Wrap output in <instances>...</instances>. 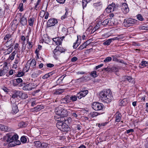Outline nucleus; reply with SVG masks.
<instances>
[{
    "label": "nucleus",
    "mask_w": 148,
    "mask_h": 148,
    "mask_svg": "<svg viewBox=\"0 0 148 148\" xmlns=\"http://www.w3.org/2000/svg\"><path fill=\"white\" fill-rule=\"evenodd\" d=\"M12 112L14 113H16L18 111V107L16 104H14L13 105Z\"/></svg>",
    "instance_id": "24"
},
{
    "label": "nucleus",
    "mask_w": 148,
    "mask_h": 148,
    "mask_svg": "<svg viewBox=\"0 0 148 148\" xmlns=\"http://www.w3.org/2000/svg\"><path fill=\"white\" fill-rule=\"evenodd\" d=\"M107 124V123H99L98 124V126L100 128H101L102 127L105 126Z\"/></svg>",
    "instance_id": "49"
},
{
    "label": "nucleus",
    "mask_w": 148,
    "mask_h": 148,
    "mask_svg": "<svg viewBox=\"0 0 148 148\" xmlns=\"http://www.w3.org/2000/svg\"><path fill=\"white\" fill-rule=\"evenodd\" d=\"M122 39V38L121 37V36H118L111 38L112 41H114L115 40H119V39Z\"/></svg>",
    "instance_id": "50"
},
{
    "label": "nucleus",
    "mask_w": 148,
    "mask_h": 148,
    "mask_svg": "<svg viewBox=\"0 0 148 148\" xmlns=\"http://www.w3.org/2000/svg\"><path fill=\"white\" fill-rule=\"evenodd\" d=\"M112 57L113 58V60L114 61L118 62V60L116 58V56H112Z\"/></svg>",
    "instance_id": "60"
},
{
    "label": "nucleus",
    "mask_w": 148,
    "mask_h": 148,
    "mask_svg": "<svg viewBox=\"0 0 148 148\" xmlns=\"http://www.w3.org/2000/svg\"><path fill=\"white\" fill-rule=\"evenodd\" d=\"M1 89L4 92L7 93L8 92V89L5 86H2L1 87Z\"/></svg>",
    "instance_id": "48"
},
{
    "label": "nucleus",
    "mask_w": 148,
    "mask_h": 148,
    "mask_svg": "<svg viewBox=\"0 0 148 148\" xmlns=\"http://www.w3.org/2000/svg\"><path fill=\"white\" fill-rule=\"evenodd\" d=\"M12 37V35L10 34H7L4 38V40L5 41L9 40H10V38Z\"/></svg>",
    "instance_id": "33"
},
{
    "label": "nucleus",
    "mask_w": 148,
    "mask_h": 148,
    "mask_svg": "<svg viewBox=\"0 0 148 148\" xmlns=\"http://www.w3.org/2000/svg\"><path fill=\"white\" fill-rule=\"evenodd\" d=\"M14 71L12 69H11L10 71H9V75H11L13 74Z\"/></svg>",
    "instance_id": "63"
},
{
    "label": "nucleus",
    "mask_w": 148,
    "mask_h": 148,
    "mask_svg": "<svg viewBox=\"0 0 148 148\" xmlns=\"http://www.w3.org/2000/svg\"><path fill=\"white\" fill-rule=\"evenodd\" d=\"M88 90H83L77 94V98L79 99H80L82 97L85 96L88 94Z\"/></svg>",
    "instance_id": "11"
},
{
    "label": "nucleus",
    "mask_w": 148,
    "mask_h": 148,
    "mask_svg": "<svg viewBox=\"0 0 148 148\" xmlns=\"http://www.w3.org/2000/svg\"><path fill=\"white\" fill-rule=\"evenodd\" d=\"M123 82H127L128 81L129 82H132L133 81V78L131 76H126L125 77L123 80H122Z\"/></svg>",
    "instance_id": "19"
},
{
    "label": "nucleus",
    "mask_w": 148,
    "mask_h": 148,
    "mask_svg": "<svg viewBox=\"0 0 148 148\" xmlns=\"http://www.w3.org/2000/svg\"><path fill=\"white\" fill-rule=\"evenodd\" d=\"M57 127L61 131L68 132L70 130V128L63 121H58L56 124Z\"/></svg>",
    "instance_id": "2"
},
{
    "label": "nucleus",
    "mask_w": 148,
    "mask_h": 148,
    "mask_svg": "<svg viewBox=\"0 0 148 148\" xmlns=\"http://www.w3.org/2000/svg\"><path fill=\"white\" fill-rule=\"evenodd\" d=\"M17 52V51L14 50L10 56L9 58L11 60H13L14 59V56Z\"/></svg>",
    "instance_id": "28"
},
{
    "label": "nucleus",
    "mask_w": 148,
    "mask_h": 148,
    "mask_svg": "<svg viewBox=\"0 0 148 148\" xmlns=\"http://www.w3.org/2000/svg\"><path fill=\"white\" fill-rule=\"evenodd\" d=\"M18 136L17 134H14L12 136H10L6 140V141L8 142V141H15L18 140Z\"/></svg>",
    "instance_id": "14"
},
{
    "label": "nucleus",
    "mask_w": 148,
    "mask_h": 148,
    "mask_svg": "<svg viewBox=\"0 0 148 148\" xmlns=\"http://www.w3.org/2000/svg\"><path fill=\"white\" fill-rule=\"evenodd\" d=\"M44 107L42 105H37L36 107L32 108L31 110L32 111H38L44 108Z\"/></svg>",
    "instance_id": "16"
},
{
    "label": "nucleus",
    "mask_w": 148,
    "mask_h": 148,
    "mask_svg": "<svg viewBox=\"0 0 148 148\" xmlns=\"http://www.w3.org/2000/svg\"><path fill=\"white\" fill-rule=\"evenodd\" d=\"M99 96L102 102L106 103H110L113 99L112 93L110 89L101 92Z\"/></svg>",
    "instance_id": "1"
},
{
    "label": "nucleus",
    "mask_w": 148,
    "mask_h": 148,
    "mask_svg": "<svg viewBox=\"0 0 148 148\" xmlns=\"http://www.w3.org/2000/svg\"><path fill=\"white\" fill-rule=\"evenodd\" d=\"M58 51H59L60 52V53L64 52V49H62L60 47H58Z\"/></svg>",
    "instance_id": "61"
},
{
    "label": "nucleus",
    "mask_w": 148,
    "mask_h": 148,
    "mask_svg": "<svg viewBox=\"0 0 148 148\" xmlns=\"http://www.w3.org/2000/svg\"><path fill=\"white\" fill-rule=\"evenodd\" d=\"M27 43L28 44L29 47L28 48L29 49H31L33 47V43L32 42H29V39H28L27 41Z\"/></svg>",
    "instance_id": "38"
},
{
    "label": "nucleus",
    "mask_w": 148,
    "mask_h": 148,
    "mask_svg": "<svg viewBox=\"0 0 148 148\" xmlns=\"http://www.w3.org/2000/svg\"><path fill=\"white\" fill-rule=\"evenodd\" d=\"M148 63L145 61H143L139 64V67L140 68H143L147 66Z\"/></svg>",
    "instance_id": "27"
},
{
    "label": "nucleus",
    "mask_w": 148,
    "mask_h": 148,
    "mask_svg": "<svg viewBox=\"0 0 148 148\" xmlns=\"http://www.w3.org/2000/svg\"><path fill=\"white\" fill-rule=\"evenodd\" d=\"M42 46L40 45H38L37 48L35 51V53L36 54L37 56H38V53L40 50L41 49Z\"/></svg>",
    "instance_id": "39"
},
{
    "label": "nucleus",
    "mask_w": 148,
    "mask_h": 148,
    "mask_svg": "<svg viewBox=\"0 0 148 148\" xmlns=\"http://www.w3.org/2000/svg\"><path fill=\"white\" fill-rule=\"evenodd\" d=\"M115 116L116 122H119L121 121V119L122 115L119 112H117L115 115Z\"/></svg>",
    "instance_id": "15"
},
{
    "label": "nucleus",
    "mask_w": 148,
    "mask_h": 148,
    "mask_svg": "<svg viewBox=\"0 0 148 148\" xmlns=\"http://www.w3.org/2000/svg\"><path fill=\"white\" fill-rule=\"evenodd\" d=\"M64 91V90L63 89L59 90L55 92V93L56 94H60L62 93Z\"/></svg>",
    "instance_id": "54"
},
{
    "label": "nucleus",
    "mask_w": 148,
    "mask_h": 148,
    "mask_svg": "<svg viewBox=\"0 0 148 148\" xmlns=\"http://www.w3.org/2000/svg\"><path fill=\"white\" fill-rule=\"evenodd\" d=\"M90 75L93 77L95 78L97 76V72L95 71L91 72L90 73Z\"/></svg>",
    "instance_id": "37"
},
{
    "label": "nucleus",
    "mask_w": 148,
    "mask_h": 148,
    "mask_svg": "<svg viewBox=\"0 0 148 148\" xmlns=\"http://www.w3.org/2000/svg\"><path fill=\"white\" fill-rule=\"evenodd\" d=\"M34 21V18L33 17H29V19L28 21L29 24V26H32Z\"/></svg>",
    "instance_id": "23"
},
{
    "label": "nucleus",
    "mask_w": 148,
    "mask_h": 148,
    "mask_svg": "<svg viewBox=\"0 0 148 148\" xmlns=\"http://www.w3.org/2000/svg\"><path fill=\"white\" fill-rule=\"evenodd\" d=\"M19 44L17 43H16L15 44V45L14 46V49H15V50L18 51H20V50L19 49Z\"/></svg>",
    "instance_id": "41"
},
{
    "label": "nucleus",
    "mask_w": 148,
    "mask_h": 148,
    "mask_svg": "<svg viewBox=\"0 0 148 148\" xmlns=\"http://www.w3.org/2000/svg\"><path fill=\"white\" fill-rule=\"evenodd\" d=\"M90 79L89 76H83V77L78 79L77 80L79 82H86L89 80Z\"/></svg>",
    "instance_id": "21"
},
{
    "label": "nucleus",
    "mask_w": 148,
    "mask_h": 148,
    "mask_svg": "<svg viewBox=\"0 0 148 148\" xmlns=\"http://www.w3.org/2000/svg\"><path fill=\"white\" fill-rule=\"evenodd\" d=\"M36 64V61L34 59H32L30 62H29V61H28L25 66V69L27 68V66H29V68L30 69H32L33 68H35Z\"/></svg>",
    "instance_id": "9"
},
{
    "label": "nucleus",
    "mask_w": 148,
    "mask_h": 148,
    "mask_svg": "<svg viewBox=\"0 0 148 148\" xmlns=\"http://www.w3.org/2000/svg\"><path fill=\"white\" fill-rule=\"evenodd\" d=\"M9 143V146H10L11 147H14L16 146L15 142V141H8Z\"/></svg>",
    "instance_id": "35"
},
{
    "label": "nucleus",
    "mask_w": 148,
    "mask_h": 148,
    "mask_svg": "<svg viewBox=\"0 0 148 148\" xmlns=\"http://www.w3.org/2000/svg\"><path fill=\"white\" fill-rule=\"evenodd\" d=\"M101 22H98L95 27V30H97L99 29L101 25Z\"/></svg>",
    "instance_id": "44"
},
{
    "label": "nucleus",
    "mask_w": 148,
    "mask_h": 148,
    "mask_svg": "<svg viewBox=\"0 0 148 148\" xmlns=\"http://www.w3.org/2000/svg\"><path fill=\"white\" fill-rule=\"evenodd\" d=\"M21 23L23 25H24L27 23V20L26 17H25L24 15L23 16L21 20Z\"/></svg>",
    "instance_id": "22"
},
{
    "label": "nucleus",
    "mask_w": 148,
    "mask_h": 148,
    "mask_svg": "<svg viewBox=\"0 0 148 148\" xmlns=\"http://www.w3.org/2000/svg\"><path fill=\"white\" fill-rule=\"evenodd\" d=\"M125 99H123L120 102V105L121 106H124L126 104V103L125 102Z\"/></svg>",
    "instance_id": "59"
},
{
    "label": "nucleus",
    "mask_w": 148,
    "mask_h": 148,
    "mask_svg": "<svg viewBox=\"0 0 148 148\" xmlns=\"http://www.w3.org/2000/svg\"><path fill=\"white\" fill-rule=\"evenodd\" d=\"M112 41L111 38L109 39L104 42L103 43V45H108L110 44Z\"/></svg>",
    "instance_id": "31"
},
{
    "label": "nucleus",
    "mask_w": 148,
    "mask_h": 148,
    "mask_svg": "<svg viewBox=\"0 0 148 148\" xmlns=\"http://www.w3.org/2000/svg\"><path fill=\"white\" fill-rule=\"evenodd\" d=\"M13 50V48L11 47H9L8 49H7L8 51L7 54H9Z\"/></svg>",
    "instance_id": "55"
},
{
    "label": "nucleus",
    "mask_w": 148,
    "mask_h": 148,
    "mask_svg": "<svg viewBox=\"0 0 148 148\" xmlns=\"http://www.w3.org/2000/svg\"><path fill=\"white\" fill-rule=\"evenodd\" d=\"M86 47V45L85 44L83 43L82 45H80V47L78 48V49L79 50H81L84 48Z\"/></svg>",
    "instance_id": "45"
},
{
    "label": "nucleus",
    "mask_w": 148,
    "mask_h": 148,
    "mask_svg": "<svg viewBox=\"0 0 148 148\" xmlns=\"http://www.w3.org/2000/svg\"><path fill=\"white\" fill-rule=\"evenodd\" d=\"M45 14V11L42 10L40 11V16L41 17H43Z\"/></svg>",
    "instance_id": "51"
},
{
    "label": "nucleus",
    "mask_w": 148,
    "mask_h": 148,
    "mask_svg": "<svg viewBox=\"0 0 148 148\" xmlns=\"http://www.w3.org/2000/svg\"><path fill=\"white\" fill-rule=\"evenodd\" d=\"M112 60V58L110 57H107L104 60L103 62H104L107 63L110 61Z\"/></svg>",
    "instance_id": "42"
},
{
    "label": "nucleus",
    "mask_w": 148,
    "mask_h": 148,
    "mask_svg": "<svg viewBox=\"0 0 148 148\" xmlns=\"http://www.w3.org/2000/svg\"><path fill=\"white\" fill-rule=\"evenodd\" d=\"M22 95V92L20 91L15 90L14 92V94L12 95L11 98V102L12 101L16 98L18 99L19 98H21V96Z\"/></svg>",
    "instance_id": "8"
},
{
    "label": "nucleus",
    "mask_w": 148,
    "mask_h": 148,
    "mask_svg": "<svg viewBox=\"0 0 148 148\" xmlns=\"http://www.w3.org/2000/svg\"><path fill=\"white\" fill-rule=\"evenodd\" d=\"M57 23L56 19L55 18L50 19L47 22V27H49L53 26Z\"/></svg>",
    "instance_id": "10"
},
{
    "label": "nucleus",
    "mask_w": 148,
    "mask_h": 148,
    "mask_svg": "<svg viewBox=\"0 0 148 148\" xmlns=\"http://www.w3.org/2000/svg\"><path fill=\"white\" fill-rule=\"evenodd\" d=\"M4 42H5L4 45L7 47H12L13 45V44L12 42L11 39H10L9 40L6 41H5Z\"/></svg>",
    "instance_id": "18"
},
{
    "label": "nucleus",
    "mask_w": 148,
    "mask_h": 148,
    "mask_svg": "<svg viewBox=\"0 0 148 148\" xmlns=\"http://www.w3.org/2000/svg\"><path fill=\"white\" fill-rule=\"evenodd\" d=\"M94 5L96 6H101L102 4V3L100 2L95 3L94 4Z\"/></svg>",
    "instance_id": "56"
},
{
    "label": "nucleus",
    "mask_w": 148,
    "mask_h": 148,
    "mask_svg": "<svg viewBox=\"0 0 148 148\" xmlns=\"http://www.w3.org/2000/svg\"><path fill=\"white\" fill-rule=\"evenodd\" d=\"M58 47H56V48L53 50V56L54 58L56 60L58 59V56H59L60 53V52L59 51H58Z\"/></svg>",
    "instance_id": "13"
},
{
    "label": "nucleus",
    "mask_w": 148,
    "mask_h": 148,
    "mask_svg": "<svg viewBox=\"0 0 148 148\" xmlns=\"http://www.w3.org/2000/svg\"><path fill=\"white\" fill-rule=\"evenodd\" d=\"M18 126L20 127H24V123L23 122H21L18 124Z\"/></svg>",
    "instance_id": "62"
},
{
    "label": "nucleus",
    "mask_w": 148,
    "mask_h": 148,
    "mask_svg": "<svg viewBox=\"0 0 148 148\" xmlns=\"http://www.w3.org/2000/svg\"><path fill=\"white\" fill-rule=\"evenodd\" d=\"M8 127L6 126L0 124V130L4 131H8Z\"/></svg>",
    "instance_id": "25"
},
{
    "label": "nucleus",
    "mask_w": 148,
    "mask_h": 148,
    "mask_svg": "<svg viewBox=\"0 0 148 148\" xmlns=\"http://www.w3.org/2000/svg\"><path fill=\"white\" fill-rule=\"evenodd\" d=\"M32 84L29 83V84L25 85L23 88L25 90H30L32 89Z\"/></svg>",
    "instance_id": "17"
},
{
    "label": "nucleus",
    "mask_w": 148,
    "mask_h": 148,
    "mask_svg": "<svg viewBox=\"0 0 148 148\" xmlns=\"http://www.w3.org/2000/svg\"><path fill=\"white\" fill-rule=\"evenodd\" d=\"M100 114L97 112H91L89 114V116L90 117H94L96 116L99 114Z\"/></svg>",
    "instance_id": "29"
},
{
    "label": "nucleus",
    "mask_w": 148,
    "mask_h": 148,
    "mask_svg": "<svg viewBox=\"0 0 148 148\" xmlns=\"http://www.w3.org/2000/svg\"><path fill=\"white\" fill-rule=\"evenodd\" d=\"M119 7L118 5H115L114 3H113L108 6V7L106 8V10L107 12L109 13L116 10Z\"/></svg>",
    "instance_id": "6"
},
{
    "label": "nucleus",
    "mask_w": 148,
    "mask_h": 148,
    "mask_svg": "<svg viewBox=\"0 0 148 148\" xmlns=\"http://www.w3.org/2000/svg\"><path fill=\"white\" fill-rule=\"evenodd\" d=\"M18 83V84H19L20 83H21L23 82V80L21 78H18L14 79Z\"/></svg>",
    "instance_id": "46"
},
{
    "label": "nucleus",
    "mask_w": 148,
    "mask_h": 148,
    "mask_svg": "<svg viewBox=\"0 0 148 148\" xmlns=\"http://www.w3.org/2000/svg\"><path fill=\"white\" fill-rule=\"evenodd\" d=\"M53 40L55 42V43L57 45H60L61 44V42L60 39H59L58 38H53Z\"/></svg>",
    "instance_id": "26"
},
{
    "label": "nucleus",
    "mask_w": 148,
    "mask_h": 148,
    "mask_svg": "<svg viewBox=\"0 0 148 148\" xmlns=\"http://www.w3.org/2000/svg\"><path fill=\"white\" fill-rule=\"evenodd\" d=\"M77 96L76 95H73L71 96H70V102L71 100L73 101H77Z\"/></svg>",
    "instance_id": "36"
},
{
    "label": "nucleus",
    "mask_w": 148,
    "mask_h": 148,
    "mask_svg": "<svg viewBox=\"0 0 148 148\" xmlns=\"http://www.w3.org/2000/svg\"><path fill=\"white\" fill-rule=\"evenodd\" d=\"M44 143L41 144V142L39 141H35L34 143V145L37 147H40L41 146H42Z\"/></svg>",
    "instance_id": "32"
},
{
    "label": "nucleus",
    "mask_w": 148,
    "mask_h": 148,
    "mask_svg": "<svg viewBox=\"0 0 148 148\" xmlns=\"http://www.w3.org/2000/svg\"><path fill=\"white\" fill-rule=\"evenodd\" d=\"M121 10L124 14H126L128 12L129 9L127 4L125 3H123L121 6Z\"/></svg>",
    "instance_id": "12"
},
{
    "label": "nucleus",
    "mask_w": 148,
    "mask_h": 148,
    "mask_svg": "<svg viewBox=\"0 0 148 148\" xmlns=\"http://www.w3.org/2000/svg\"><path fill=\"white\" fill-rule=\"evenodd\" d=\"M27 97V96L26 94L22 93V95L21 96V98L23 99H25Z\"/></svg>",
    "instance_id": "57"
},
{
    "label": "nucleus",
    "mask_w": 148,
    "mask_h": 148,
    "mask_svg": "<svg viewBox=\"0 0 148 148\" xmlns=\"http://www.w3.org/2000/svg\"><path fill=\"white\" fill-rule=\"evenodd\" d=\"M21 142L23 143H25L27 141V139L24 136H22L21 138Z\"/></svg>",
    "instance_id": "47"
},
{
    "label": "nucleus",
    "mask_w": 148,
    "mask_h": 148,
    "mask_svg": "<svg viewBox=\"0 0 148 148\" xmlns=\"http://www.w3.org/2000/svg\"><path fill=\"white\" fill-rule=\"evenodd\" d=\"M7 65V63H5L4 64L3 68L0 69V76H3L8 72L9 68Z\"/></svg>",
    "instance_id": "5"
},
{
    "label": "nucleus",
    "mask_w": 148,
    "mask_h": 148,
    "mask_svg": "<svg viewBox=\"0 0 148 148\" xmlns=\"http://www.w3.org/2000/svg\"><path fill=\"white\" fill-rule=\"evenodd\" d=\"M55 112L56 114L62 117L66 116L68 115L67 110L65 109H63L61 106L56 108L55 109Z\"/></svg>",
    "instance_id": "3"
},
{
    "label": "nucleus",
    "mask_w": 148,
    "mask_h": 148,
    "mask_svg": "<svg viewBox=\"0 0 148 148\" xmlns=\"http://www.w3.org/2000/svg\"><path fill=\"white\" fill-rule=\"evenodd\" d=\"M91 0H83L82 4L83 7V8L86 7L87 3L89 2Z\"/></svg>",
    "instance_id": "30"
},
{
    "label": "nucleus",
    "mask_w": 148,
    "mask_h": 148,
    "mask_svg": "<svg viewBox=\"0 0 148 148\" xmlns=\"http://www.w3.org/2000/svg\"><path fill=\"white\" fill-rule=\"evenodd\" d=\"M137 19L140 21H143L144 20V18L143 16L140 14H138L136 16Z\"/></svg>",
    "instance_id": "43"
},
{
    "label": "nucleus",
    "mask_w": 148,
    "mask_h": 148,
    "mask_svg": "<svg viewBox=\"0 0 148 148\" xmlns=\"http://www.w3.org/2000/svg\"><path fill=\"white\" fill-rule=\"evenodd\" d=\"M24 75V73L23 72H19L17 75L18 77L23 76Z\"/></svg>",
    "instance_id": "58"
},
{
    "label": "nucleus",
    "mask_w": 148,
    "mask_h": 148,
    "mask_svg": "<svg viewBox=\"0 0 148 148\" xmlns=\"http://www.w3.org/2000/svg\"><path fill=\"white\" fill-rule=\"evenodd\" d=\"M19 8L20 10L21 11H22L23 10V3H20L19 4Z\"/></svg>",
    "instance_id": "53"
},
{
    "label": "nucleus",
    "mask_w": 148,
    "mask_h": 148,
    "mask_svg": "<svg viewBox=\"0 0 148 148\" xmlns=\"http://www.w3.org/2000/svg\"><path fill=\"white\" fill-rule=\"evenodd\" d=\"M125 23L127 26H133L135 24L137 23V21L130 18H129L126 19Z\"/></svg>",
    "instance_id": "7"
},
{
    "label": "nucleus",
    "mask_w": 148,
    "mask_h": 148,
    "mask_svg": "<svg viewBox=\"0 0 148 148\" xmlns=\"http://www.w3.org/2000/svg\"><path fill=\"white\" fill-rule=\"evenodd\" d=\"M111 70H112V72H116L118 71V69L117 67H111Z\"/></svg>",
    "instance_id": "52"
},
{
    "label": "nucleus",
    "mask_w": 148,
    "mask_h": 148,
    "mask_svg": "<svg viewBox=\"0 0 148 148\" xmlns=\"http://www.w3.org/2000/svg\"><path fill=\"white\" fill-rule=\"evenodd\" d=\"M92 107L95 110L98 111L103 110L104 106L102 103L95 102L92 103Z\"/></svg>",
    "instance_id": "4"
},
{
    "label": "nucleus",
    "mask_w": 148,
    "mask_h": 148,
    "mask_svg": "<svg viewBox=\"0 0 148 148\" xmlns=\"http://www.w3.org/2000/svg\"><path fill=\"white\" fill-rule=\"evenodd\" d=\"M111 22H112V21L111 20L107 19L104 20L102 22H101V25H112Z\"/></svg>",
    "instance_id": "20"
},
{
    "label": "nucleus",
    "mask_w": 148,
    "mask_h": 148,
    "mask_svg": "<svg viewBox=\"0 0 148 148\" xmlns=\"http://www.w3.org/2000/svg\"><path fill=\"white\" fill-rule=\"evenodd\" d=\"M53 74V73H48L46 74L45 75L42 77V79H45L49 77H50V76H51Z\"/></svg>",
    "instance_id": "34"
},
{
    "label": "nucleus",
    "mask_w": 148,
    "mask_h": 148,
    "mask_svg": "<svg viewBox=\"0 0 148 148\" xmlns=\"http://www.w3.org/2000/svg\"><path fill=\"white\" fill-rule=\"evenodd\" d=\"M64 98L67 102V103H69L70 102V96L67 95Z\"/></svg>",
    "instance_id": "40"
},
{
    "label": "nucleus",
    "mask_w": 148,
    "mask_h": 148,
    "mask_svg": "<svg viewBox=\"0 0 148 148\" xmlns=\"http://www.w3.org/2000/svg\"><path fill=\"white\" fill-rule=\"evenodd\" d=\"M54 66V64L51 63L47 64V66L49 68H51L53 67Z\"/></svg>",
    "instance_id": "64"
}]
</instances>
